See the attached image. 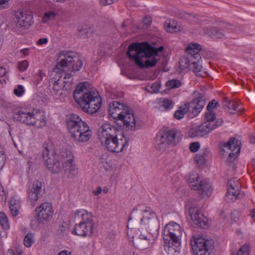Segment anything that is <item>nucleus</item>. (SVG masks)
Here are the masks:
<instances>
[{
	"instance_id": "1",
	"label": "nucleus",
	"mask_w": 255,
	"mask_h": 255,
	"mask_svg": "<svg viewBox=\"0 0 255 255\" xmlns=\"http://www.w3.org/2000/svg\"><path fill=\"white\" fill-rule=\"evenodd\" d=\"M58 57L60 61L57 62L51 72V76L54 75L56 77L55 79L58 78L54 81L51 91L52 95L57 99L60 98L64 91L65 81L60 78L64 76V79H67L73 76L83 65L82 61L71 51H61Z\"/></svg>"
},
{
	"instance_id": "2",
	"label": "nucleus",
	"mask_w": 255,
	"mask_h": 255,
	"mask_svg": "<svg viewBox=\"0 0 255 255\" xmlns=\"http://www.w3.org/2000/svg\"><path fill=\"white\" fill-rule=\"evenodd\" d=\"M163 49L162 46L156 48L146 42L133 43L129 45L127 54L139 67L148 68L155 65L159 59L158 52Z\"/></svg>"
},
{
	"instance_id": "3",
	"label": "nucleus",
	"mask_w": 255,
	"mask_h": 255,
	"mask_svg": "<svg viewBox=\"0 0 255 255\" xmlns=\"http://www.w3.org/2000/svg\"><path fill=\"white\" fill-rule=\"evenodd\" d=\"M139 224L144 226L153 237L157 236L159 228L158 220L156 215L150 207L139 205L132 210L128 220L127 227L130 228L131 232L134 225Z\"/></svg>"
},
{
	"instance_id": "4",
	"label": "nucleus",
	"mask_w": 255,
	"mask_h": 255,
	"mask_svg": "<svg viewBox=\"0 0 255 255\" xmlns=\"http://www.w3.org/2000/svg\"><path fill=\"white\" fill-rule=\"evenodd\" d=\"M74 98L85 112L91 114L96 113L101 106L99 93L88 82L81 83L77 86Z\"/></svg>"
},
{
	"instance_id": "5",
	"label": "nucleus",
	"mask_w": 255,
	"mask_h": 255,
	"mask_svg": "<svg viewBox=\"0 0 255 255\" xmlns=\"http://www.w3.org/2000/svg\"><path fill=\"white\" fill-rule=\"evenodd\" d=\"M66 123L71 138L77 142L88 141L92 135V131L87 124L76 114L67 116Z\"/></svg>"
},
{
	"instance_id": "6",
	"label": "nucleus",
	"mask_w": 255,
	"mask_h": 255,
	"mask_svg": "<svg viewBox=\"0 0 255 255\" xmlns=\"http://www.w3.org/2000/svg\"><path fill=\"white\" fill-rule=\"evenodd\" d=\"M164 248L168 254L177 252L181 245L182 229L175 222L166 225L163 231Z\"/></svg>"
},
{
	"instance_id": "7",
	"label": "nucleus",
	"mask_w": 255,
	"mask_h": 255,
	"mask_svg": "<svg viewBox=\"0 0 255 255\" xmlns=\"http://www.w3.org/2000/svg\"><path fill=\"white\" fill-rule=\"evenodd\" d=\"M13 118L15 121L36 128H40L46 125L45 118L38 111L30 112L26 109H16L13 112Z\"/></svg>"
},
{
	"instance_id": "8",
	"label": "nucleus",
	"mask_w": 255,
	"mask_h": 255,
	"mask_svg": "<svg viewBox=\"0 0 255 255\" xmlns=\"http://www.w3.org/2000/svg\"><path fill=\"white\" fill-rule=\"evenodd\" d=\"M75 214L76 217L80 216L82 221L79 224L75 225L73 231L74 234L82 237L93 236L95 232L96 226L93 220L91 213L83 210L76 211Z\"/></svg>"
},
{
	"instance_id": "9",
	"label": "nucleus",
	"mask_w": 255,
	"mask_h": 255,
	"mask_svg": "<svg viewBox=\"0 0 255 255\" xmlns=\"http://www.w3.org/2000/svg\"><path fill=\"white\" fill-rule=\"evenodd\" d=\"M243 28L239 26L229 23H223L219 27H207L200 29L201 35L207 34L214 38H223L231 37V33L233 32H242Z\"/></svg>"
},
{
	"instance_id": "10",
	"label": "nucleus",
	"mask_w": 255,
	"mask_h": 255,
	"mask_svg": "<svg viewBox=\"0 0 255 255\" xmlns=\"http://www.w3.org/2000/svg\"><path fill=\"white\" fill-rule=\"evenodd\" d=\"M181 138L177 135V130L168 128H162L156 136L155 145L160 150H165L169 146H175Z\"/></svg>"
},
{
	"instance_id": "11",
	"label": "nucleus",
	"mask_w": 255,
	"mask_h": 255,
	"mask_svg": "<svg viewBox=\"0 0 255 255\" xmlns=\"http://www.w3.org/2000/svg\"><path fill=\"white\" fill-rule=\"evenodd\" d=\"M42 157L44 164L49 170L53 173H58L62 169L60 162L57 159L55 151L47 144L43 145Z\"/></svg>"
},
{
	"instance_id": "12",
	"label": "nucleus",
	"mask_w": 255,
	"mask_h": 255,
	"mask_svg": "<svg viewBox=\"0 0 255 255\" xmlns=\"http://www.w3.org/2000/svg\"><path fill=\"white\" fill-rule=\"evenodd\" d=\"M101 142L109 151L118 153L124 150L125 147L128 145V141L120 131L108 138V140Z\"/></svg>"
},
{
	"instance_id": "13",
	"label": "nucleus",
	"mask_w": 255,
	"mask_h": 255,
	"mask_svg": "<svg viewBox=\"0 0 255 255\" xmlns=\"http://www.w3.org/2000/svg\"><path fill=\"white\" fill-rule=\"evenodd\" d=\"M189 184L192 189L198 190L202 197H209L212 193V186L207 179H202L197 173H192L189 178Z\"/></svg>"
},
{
	"instance_id": "14",
	"label": "nucleus",
	"mask_w": 255,
	"mask_h": 255,
	"mask_svg": "<svg viewBox=\"0 0 255 255\" xmlns=\"http://www.w3.org/2000/svg\"><path fill=\"white\" fill-rule=\"evenodd\" d=\"M191 245L195 255H209L214 248V242L202 237H194Z\"/></svg>"
},
{
	"instance_id": "15",
	"label": "nucleus",
	"mask_w": 255,
	"mask_h": 255,
	"mask_svg": "<svg viewBox=\"0 0 255 255\" xmlns=\"http://www.w3.org/2000/svg\"><path fill=\"white\" fill-rule=\"evenodd\" d=\"M222 121H216L215 124L204 122L199 126L193 128L189 131V135L191 137H203L207 135L214 129L221 125Z\"/></svg>"
},
{
	"instance_id": "16",
	"label": "nucleus",
	"mask_w": 255,
	"mask_h": 255,
	"mask_svg": "<svg viewBox=\"0 0 255 255\" xmlns=\"http://www.w3.org/2000/svg\"><path fill=\"white\" fill-rule=\"evenodd\" d=\"M197 96L190 103H186L190 113L189 116L192 118L196 117L201 112L207 100L203 93H199Z\"/></svg>"
},
{
	"instance_id": "17",
	"label": "nucleus",
	"mask_w": 255,
	"mask_h": 255,
	"mask_svg": "<svg viewBox=\"0 0 255 255\" xmlns=\"http://www.w3.org/2000/svg\"><path fill=\"white\" fill-rule=\"evenodd\" d=\"M33 15L30 10H22L15 14L14 22L18 27H27L33 23Z\"/></svg>"
},
{
	"instance_id": "18",
	"label": "nucleus",
	"mask_w": 255,
	"mask_h": 255,
	"mask_svg": "<svg viewBox=\"0 0 255 255\" xmlns=\"http://www.w3.org/2000/svg\"><path fill=\"white\" fill-rule=\"evenodd\" d=\"M227 192L226 200L227 202H233L238 197L240 192L241 184L239 180L235 178L229 180L227 185Z\"/></svg>"
},
{
	"instance_id": "19",
	"label": "nucleus",
	"mask_w": 255,
	"mask_h": 255,
	"mask_svg": "<svg viewBox=\"0 0 255 255\" xmlns=\"http://www.w3.org/2000/svg\"><path fill=\"white\" fill-rule=\"evenodd\" d=\"M42 191V182L35 181L29 187L27 191L28 200L31 206L34 207L38 198H40Z\"/></svg>"
},
{
	"instance_id": "20",
	"label": "nucleus",
	"mask_w": 255,
	"mask_h": 255,
	"mask_svg": "<svg viewBox=\"0 0 255 255\" xmlns=\"http://www.w3.org/2000/svg\"><path fill=\"white\" fill-rule=\"evenodd\" d=\"M129 108L123 103L118 101H114L110 104L108 112L109 115L114 119H118V121L121 119L126 112H128Z\"/></svg>"
},
{
	"instance_id": "21",
	"label": "nucleus",
	"mask_w": 255,
	"mask_h": 255,
	"mask_svg": "<svg viewBox=\"0 0 255 255\" xmlns=\"http://www.w3.org/2000/svg\"><path fill=\"white\" fill-rule=\"evenodd\" d=\"M241 142L235 137H231L227 142H222L220 144L221 147H223L231 150L229 153L228 160H232L239 154L241 147Z\"/></svg>"
},
{
	"instance_id": "22",
	"label": "nucleus",
	"mask_w": 255,
	"mask_h": 255,
	"mask_svg": "<svg viewBox=\"0 0 255 255\" xmlns=\"http://www.w3.org/2000/svg\"><path fill=\"white\" fill-rule=\"evenodd\" d=\"M120 130L114 125L109 123L102 125L98 130V135L101 142L108 140V138Z\"/></svg>"
},
{
	"instance_id": "23",
	"label": "nucleus",
	"mask_w": 255,
	"mask_h": 255,
	"mask_svg": "<svg viewBox=\"0 0 255 255\" xmlns=\"http://www.w3.org/2000/svg\"><path fill=\"white\" fill-rule=\"evenodd\" d=\"M135 121L133 111L129 108L128 112H126L119 120L122 122L120 126L122 127V125L123 129L127 131L136 130Z\"/></svg>"
},
{
	"instance_id": "24",
	"label": "nucleus",
	"mask_w": 255,
	"mask_h": 255,
	"mask_svg": "<svg viewBox=\"0 0 255 255\" xmlns=\"http://www.w3.org/2000/svg\"><path fill=\"white\" fill-rule=\"evenodd\" d=\"M189 215L194 223L202 228H207L208 219L201 211L195 207H190L189 210Z\"/></svg>"
},
{
	"instance_id": "25",
	"label": "nucleus",
	"mask_w": 255,
	"mask_h": 255,
	"mask_svg": "<svg viewBox=\"0 0 255 255\" xmlns=\"http://www.w3.org/2000/svg\"><path fill=\"white\" fill-rule=\"evenodd\" d=\"M62 158L64 160L63 168L66 173L68 174V176L73 178L78 174V170L76 167L73 160V156L69 152L68 154L66 153L65 157L64 154H62Z\"/></svg>"
},
{
	"instance_id": "26",
	"label": "nucleus",
	"mask_w": 255,
	"mask_h": 255,
	"mask_svg": "<svg viewBox=\"0 0 255 255\" xmlns=\"http://www.w3.org/2000/svg\"><path fill=\"white\" fill-rule=\"evenodd\" d=\"M134 245L140 250H144L150 246V239L149 237L142 234L139 230L137 231L134 236L132 237Z\"/></svg>"
},
{
	"instance_id": "27",
	"label": "nucleus",
	"mask_w": 255,
	"mask_h": 255,
	"mask_svg": "<svg viewBox=\"0 0 255 255\" xmlns=\"http://www.w3.org/2000/svg\"><path fill=\"white\" fill-rule=\"evenodd\" d=\"M35 213L44 221H48L52 217L53 211L51 204L43 203L35 209Z\"/></svg>"
},
{
	"instance_id": "28",
	"label": "nucleus",
	"mask_w": 255,
	"mask_h": 255,
	"mask_svg": "<svg viewBox=\"0 0 255 255\" xmlns=\"http://www.w3.org/2000/svg\"><path fill=\"white\" fill-rule=\"evenodd\" d=\"M202 49L201 46L196 43H190L186 48L185 51L187 55L192 56L194 60H201V57L199 52Z\"/></svg>"
},
{
	"instance_id": "29",
	"label": "nucleus",
	"mask_w": 255,
	"mask_h": 255,
	"mask_svg": "<svg viewBox=\"0 0 255 255\" xmlns=\"http://www.w3.org/2000/svg\"><path fill=\"white\" fill-rule=\"evenodd\" d=\"M223 107L225 110L231 114H234L235 111L239 112L240 109L238 108L239 103L235 101H230L227 98L223 99Z\"/></svg>"
},
{
	"instance_id": "30",
	"label": "nucleus",
	"mask_w": 255,
	"mask_h": 255,
	"mask_svg": "<svg viewBox=\"0 0 255 255\" xmlns=\"http://www.w3.org/2000/svg\"><path fill=\"white\" fill-rule=\"evenodd\" d=\"M177 16L190 23H197L199 20L198 17L195 14L183 11H179L177 13Z\"/></svg>"
},
{
	"instance_id": "31",
	"label": "nucleus",
	"mask_w": 255,
	"mask_h": 255,
	"mask_svg": "<svg viewBox=\"0 0 255 255\" xmlns=\"http://www.w3.org/2000/svg\"><path fill=\"white\" fill-rule=\"evenodd\" d=\"M9 204L11 215L13 217L16 216L19 213V210L20 208L19 200L16 199L15 197H13L10 199Z\"/></svg>"
},
{
	"instance_id": "32",
	"label": "nucleus",
	"mask_w": 255,
	"mask_h": 255,
	"mask_svg": "<svg viewBox=\"0 0 255 255\" xmlns=\"http://www.w3.org/2000/svg\"><path fill=\"white\" fill-rule=\"evenodd\" d=\"M165 29L167 31L173 33L181 31L182 27L176 21L172 20L167 24Z\"/></svg>"
},
{
	"instance_id": "33",
	"label": "nucleus",
	"mask_w": 255,
	"mask_h": 255,
	"mask_svg": "<svg viewBox=\"0 0 255 255\" xmlns=\"http://www.w3.org/2000/svg\"><path fill=\"white\" fill-rule=\"evenodd\" d=\"M192 64L193 65V71L196 76L203 77L205 72L202 71V66L201 64L200 60H194L192 61Z\"/></svg>"
},
{
	"instance_id": "34",
	"label": "nucleus",
	"mask_w": 255,
	"mask_h": 255,
	"mask_svg": "<svg viewBox=\"0 0 255 255\" xmlns=\"http://www.w3.org/2000/svg\"><path fill=\"white\" fill-rule=\"evenodd\" d=\"M92 32V29L90 26L85 25L79 29L77 35L79 37L85 38L88 37Z\"/></svg>"
},
{
	"instance_id": "35",
	"label": "nucleus",
	"mask_w": 255,
	"mask_h": 255,
	"mask_svg": "<svg viewBox=\"0 0 255 255\" xmlns=\"http://www.w3.org/2000/svg\"><path fill=\"white\" fill-rule=\"evenodd\" d=\"M188 112H190V111L186 103L184 105L181 106L179 108V110H177L175 112L174 116L176 119L181 120L184 117L185 114Z\"/></svg>"
},
{
	"instance_id": "36",
	"label": "nucleus",
	"mask_w": 255,
	"mask_h": 255,
	"mask_svg": "<svg viewBox=\"0 0 255 255\" xmlns=\"http://www.w3.org/2000/svg\"><path fill=\"white\" fill-rule=\"evenodd\" d=\"M33 101L35 104L42 105L48 102V99L46 95L42 93H37L34 95Z\"/></svg>"
},
{
	"instance_id": "37",
	"label": "nucleus",
	"mask_w": 255,
	"mask_h": 255,
	"mask_svg": "<svg viewBox=\"0 0 255 255\" xmlns=\"http://www.w3.org/2000/svg\"><path fill=\"white\" fill-rule=\"evenodd\" d=\"M159 104L161 108H162L166 111L172 109L173 106L172 101L166 98L160 99L159 101Z\"/></svg>"
},
{
	"instance_id": "38",
	"label": "nucleus",
	"mask_w": 255,
	"mask_h": 255,
	"mask_svg": "<svg viewBox=\"0 0 255 255\" xmlns=\"http://www.w3.org/2000/svg\"><path fill=\"white\" fill-rule=\"evenodd\" d=\"M191 56L187 55L186 57L182 58L179 61L180 66L182 67L183 68H188L192 64V61H194V59Z\"/></svg>"
},
{
	"instance_id": "39",
	"label": "nucleus",
	"mask_w": 255,
	"mask_h": 255,
	"mask_svg": "<svg viewBox=\"0 0 255 255\" xmlns=\"http://www.w3.org/2000/svg\"><path fill=\"white\" fill-rule=\"evenodd\" d=\"M43 221H44L36 213L34 218L31 221L30 225L32 228L34 230H38Z\"/></svg>"
},
{
	"instance_id": "40",
	"label": "nucleus",
	"mask_w": 255,
	"mask_h": 255,
	"mask_svg": "<svg viewBox=\"0 0 255 255\" xmlns=\"http://www.w3.org/2000/svg\"><path fill=\"white\" fill-rule=\"evenodd\" d=\"M0 224L2 228L5 230L9 228V226L7 218L3 212H0Z\"/></svg>"
},
{
	"instance_id": "41",
	"label": "nucleus",
	"mask_w": 255,
	"mask_h": 255,
	"mask_svg": "<svg viewBox=\"0 0 255 255\" xmlns=\"http://www.w3.org/2000/svg\"><path fill=\"white\" fill-rule=\"evenodd\" d=\"M181 85L180 81L178 79H172L167 81L166 83V86L169 89L177 88Z\"/></svg>"
},
{
	"instance_id": "42",
	"label": "nucleus",
	"mask_w": 255,
	"mask_h": 255,
	"mask_svg": "<svg viewBox=\"0 0 255 255\" xmlns=\"http://www.w3.org/2000/svg\"><path fill=\"white\" fill-rule=\"evenodd\" d=\"M34 240L33 235L31 233L27 234L24 237L23 243L25 247L29 248L34 243Z\"/></svg>"
},
{
	"instance_id": "43",
	"label": "nucleus",
	"mask_w": 255,
	"mask_h": 255,
	"mask_svg": "<svg viewBox=\"0 0 255 255\" xmlns=\"http://www.w3.org/2000/svg\"><path fill=\"white\" fill-rule=\"evenodd\" d=\"M160 87V84L159 82L156 81L151 85L147 86L146 87V90L151 93H157Z\"/></svg>"
},
{
	"instance_id": "44",
	"label": "nucleus",
	"mask_w": 255,
	"mask_h": 255,
	"mask_svg": "<svg viewBox=\"0 0 255 255\" xmlns=\"http://www.w3.org/2000/svg\"><path fill=\"white\" fill-rule=\"evenodd\" d=\"M215 118V113L213 111H208L205 115V119L206 121L205 122L215 124L216 122H214Z\"/></svg>"
},
{
	"instance_id": "45",
	"label": "nucleus",
	"mask_w": 255,
	"mask_h": 255,
	"mask_svg": "<svg viewBox=\"0 0 255 255\" xmlns=\"http://www.w3.org/2000/svg\"><path fill=\"white\" fill-rule=\"evenodd\" d=\"M250 253L249 246L245 244L238 251L236 255H249Z\"/></svg>"
},
{
	"instance_id": "46",
	"label": "nucleus",
	"mask_w": 255,
	"mask_h": 255,
	"mask_svg": "<svg viewBox=\"0 0 255 255\" xmlns=\"http://www.w3.org/2000/svg\"><path fill=\"white\" fill-rule=\"evenodd\" d=\"M6 160V155L3 148L0 145V170L3 167Z\"/></svg>"
},
{
	"instance_id": "47",
	"label": "nucleus",
	"mask_w": 255,
	"mask_h": 255,
	"mask_svg": "<svg viewBox=\"0 0 255 255\" xmlns=\"http://www.w3.org/2000/svg\"><path fill=\"white\" fill-rule=\"evenodd\" d=\"M56 15V13L54 11H49L45 12L43 17V22H47L49 20H52L54 18Z\"/></svg>"
},
{
	"instance_id": "48",
	"label": "nucleus",
	"mask_w": 255,
	"mask_h": 255,
	"mask_svg": "<svg viewBox=\"0 0 255 255\" xmlns=\"http://www.w3.org/2000/svg\"><path fill=\"white\" fill-rule=\"evenodd\" d=\"M28 67V62L26 60H23L18 63L17 68L20 72H23Z\"/></svg>"
},
{
	"instance_id": "49",
	"label": "nucleus",
	"mask_w": 255,
	"mask_h": 255,
	"mask_svg": "<svg viewBox=\"0 0 255 255\" xmlns=\"http://www.w3.org/2000/svg\"><path fill=\"white\" fill-rule=\"evenodd\" d=\"M195 160L197 164L200 166L203 165L205 163V158L203 154H198L195 157Z\"/></svg>"
},
{
	"instance_id": "50",
	"label": "nucleus",
	"mask_w": 255,
	"mask_h": 255,
	"mask_svg": "<svg viewBox=\"0 0 255 255\" xmlns=\"http://www.w3.org/2000/svg\"><path fill=\"white\" fill-rule=\"evenodd\" d=\"M24 90L22 85H18L17 88L13 91L14 94L17 97H20L24 93Z\"/></svg>"
},
{
	"instance_id": "51",
	"label": "nucleus",
	"mask_w": 255,
	"mask_h": 255,
	"mask_svg": "<svg viewBox=\"0 0 255 255\" xmlns=\"http://www.w3.org/2000/svg\"><path fill=\"white\" fill-rule=\"evenodd\" d=\"M219 104L216 102L215 100H212L210 102L207 106V111H212V110L216 107H219Z\"/></svg>"
},
{
	"instance_id": "52",
	"label": "nucleus",
	"mask_w": 255,
	"mask_h": 255,
	"mask_svg": "<svg viewBox=\"0 0 255 255\" xmlns=\"http://www.w3.org/2000/svg\"><path fill=\"white\" fill-rule=\"evenodd\" d=\"M200 148V144L198 142H192L190 145V149L192 152H196Z\"/></svg>"
},
{
	"instance_id": "53",
	"label": "nucleus",
	"mask_w": 255,
	"mask_h": 255,
	"mask_svg": "<svg viewBox=\"0 0 255 255\" xmlns=\"http://www.w3.org/2000/svg\"><path fill=\"white\" fill-rule=\"evenodd\" d=\"M114 2V0H100V3L103 6L112 4Z\"/></svg>"
},
{
	"instance_id": "54",
	"label": "nucleus",
	"mask_w": 255,
	"mask_h": 255,
	"mask_svg": "<svg viewBox=\"0 0 255 255\" xmlns=\"http://www.w3.org/2000/svg\"><path fill=\"white\" fill-rule=\"evenodd\" d=\"M143 23L146 26H149L151 23V18L149 17H145L143 20Z\"/></svg>"
},
{
	"instance_id": "55",
	"label": "nucleus",
	"mask_w": 255,
	"mask_h": 255,
	"mask_svg": "<svg viewBox=\"0 0 255 255\" xmlns=\"http://www.w3.org/2000/svg\"><path fill=\"white\" fill-rule=\"evenodd\" d=\"M48 42V39L46 38H40L37 41V44L38 45H42L45 44Z\"/></svg>"
},
{
	"instance_id": "56",
	"label": "nucleus",
	"mask_w": 255,
	"mask_h": 255,
	"mask_svg": "<svg viewBox=\"0 0 255 255\" xmlns=\"http://www.w3.org/2000/svg\"><path fill=\"white\" fill-rule=\"evenodd\" d=\"M44 75V73L42 72V71H40L39 72L37 76V84L42 80V78H43V76Z\"/></svg>"
},
{
	"instance_id": "57",
	"label": "nucleus",
	"mask_w": 255,
	"mask_h": 255,
	"mask_svg": "<svg viewBox=\"0 0 255 255\" xmlns=\"http://www.w3.org/2000/svg\"><path fill=\"white\" fill-rule=\"evenodd\" d=\"M6 73V69L3 67H0V77L4 76Z\"/></svg>"
},
{
	"instance_id": "58",
	"label": "nucleus",
	"mask_w": 255,
	"mask_h": 255,
	"mask_svg": "<svg viewBox=\"0 0 255 255\" xmlns=\"http://www.w3.org/2000/svg\"><path fill=\"white\" fill-rule=\"evenodd\" d=\"M102 191V188L99 186V187H97L96 190L93 191V192L94 195H98L101 193Z\"/></svg>"
},
{
	"instance_id": "59",
	"label": "nucleus",
	"mask_w": 255,
	"mask_h": 255,
	"mask_svg": "<svg viewBox=\"0 0 255 255\" xmlns=\"http://www.w3.org/2000/svg\"><path fill=\"white\" fill-rule=\"evenodd\" d=\"M9 0H0V7H5Z\"/></svg>"
},
{
	"instance_id": "60",
	"label": "nucleus",
	"mask_w": 255,
	"mask_h": 255,
	"mask_svg": "<svg viewBox=\"0 0 255 255\" xmlns=\"http://www.w3.org/2000/svg\"><path fill=\"white\" fill-rule=\"evenodd\" d=\"M6 255H15V254L14 251L12 250L9 249L6 254ZM18 255H21V254L19 253H18Z\"/></svg>"
},
{
	"instance_id": "61",
	"label": "nucleus",
	"mask_w": 255,
	"mask_h": 255,
	"mask_svg": "<svg viewBox=\"0 0 255 255\" xmlns=\"http://www.w3.org/2000/svg\"><path fill=\"white\" fill-rule=\"evenodd\" d=\"M251 216L252 219L255 220V209H254L252 210Z\"/></svg>"
},
{
	"instance_id": "62",
	"label": "nucleus",
	"mask_w": 255,
	"mask_h": 255,
	"mask_svg": "<svg viewBox=\"0 0 255 255\" xmlns=\"http://www.w3.org/2000/svg\"><path fill=\"white\" fill-rule=\"evenodd\" d=\"M68 251H63L59 253L58 255H70L69 254H67Z\"/></svg>"
},
{
	"instance_id": "63",
	"label": "nucleus",
	"mask_w": 255,
	"mask_h": 255,
	"mask_svg": "<svg viewBox=\"0 0 255 255\" xmlns=\"http://www.w3.org/2000/svg\"><path fill=\"white\" fill-rule=\"evenodd\" d=\"M21 52H22L24 55H27L28 54V50L26 49H22L21 50Z\"/></svg>"
},
{
	"instance_id": "64",
	"label": "nucleus",
	"mask_w": 255,
	"mask_h": 255,
	"mask_svg": "<svg viewBox=\"0 0 255 255\" xmlns=\"http://www.w3.org/2000/svg\"><path fill=\"white\" fill-rule=\"evenodd\" d=\"M250 142L255 143V135L250 138Z\"/></svg>"
}]
</instances>
